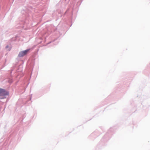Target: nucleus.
Wrapping results in <instances>:
<instances>
[{"mask_svg": "<svg viewBox=\"0 0 150 150\" xmlns=\"http://www.w3.org/2000/svg\"><path fill=\"white\" fill-rule=\"evenodd\" d=\"M8 94V93L4 89L0 88V98L3 99L4 97Z\"/></svg>", "mask_w": 150, "mask_h": 150, "instance_id": "obj_1", "label": "nucleus"}, {"mask_svg": "<svg viewBox=\"0 0 150 150\" xmlns=\"http://www.w3.org/2000/svg\"><path fill=\"white\" fill-rule=\"evenodd\" d=\"M29 50V49L20 52L18 55V57H21L24 56L28 53Z\"/></svg>", "mask_w": 150, "mask_h": 150, "instance_id": "obj_2", "label": "nucleus"}, {"mask_svg": "<svg viewBox=\"0 0 150 150\" xmlns=\"http://www.w3.org/2000/svg\"><path fill=\"white\" fill-rule=\"evenodd\" d=\"M8 47V46L7 45L6 47V48H7Z\"/></svg>", "mask_w": 150, "mask_h": 150, "instance_id": "obj_3", "label": "nucleus"}]
</instances>
